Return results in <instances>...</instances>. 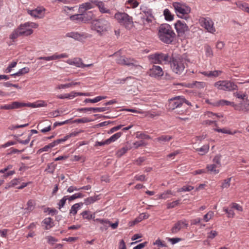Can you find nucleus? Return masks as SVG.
I'll return each mask as SVG.
<instances>
[{
    "mask_svg": "<svg viewBox=\"0 0 249 249\" xmlns=\"http://www.w3.org/2000/svg\"><path fill=\"white\" fill-rule=\"evenodd\" d=\"M38 24L33 22H27L20 24L10 35L9 38L13 41L20 36H28L33 33V29L38 27Z\"/></svg>",
    "mask_w": 249,
    "mask_h": 249,
    "instance_id": "nucleus-1",
    "label": "nucleus"
},
{
    "mask_svg": "<svg viewBox=\"0 0 249 249\" xmlns=\"http://www.w3.org/2000/svg\"><path fill=\"white\" fill-rule=\"evenodd\" d=\"M158 35L160 41L166 44H171L174 40L176 34L170 25L161 24L158 29Z\"/></svg>",
    "mask_w": 249,
    "mask_h": 249,
    "instance_id": "nucleus-2",
    "label": "nucleus"
},
{
    "mask_svg": "<svg viewBox=\"0 0 249 249\" xmlns=\"http://www.w3.org/2000/svg\"><path fill=\"white\" fill-rule=\"evenodd\" d=\"M187 60L183 56L173 57L170 60L172 71L177 74L181 73L185 68Z\"/></svg>",
    "mask_w": 249,
    "mask_h": 249,
    "instance_id": "nucleus-3",
    "label": "nucleus"
},
{
    "mask_svg": "<svg viewBox=\"0 0 249 249\" xmlns=\"http://www.w3.org/2000/svg\"><path fill=\"white\" fill-rule=\"evenodd\" d=\"M92 29L100 35L107 32L110 28V23L105 18L93 20L91 22Z\"/></svg>",
    "mask_w": 249,
    "mask_h": 249,
    "instance_id": "nucleus-4",
    "label": "nucleus"
},
{
    "mask_svg": "<svg viewBox=\"0 0 249 249\" xmlns=\"http://www.w3.org/2000/svg\"><path fill=\"white\" fill-rule=\"evenodd\" d=\"M173 6L178 17L187 20L189 18V14L191 13V8L185 3L174 2Z\"/></svg>",
    "mask_w": 249,
    "mask_h": 249,
    "instance_id": "nucleus-5",
    "label": "nucleus"
},
{
    "mask_svg": "<svg viewBox=\"0 0 249 249\" xmlns=\"http://www.w3.org/2000/svg\"><path fill=\"white\" fill-rule=\"evenodd\" d=\"M114 17L119 23L126 28H130L133 26L132 18L124 12H117Z\"/></svg>",
    "mask_w": 249,
    "mask_h": 249,
    "instance_id": "nucleus-6",
    "label": "nucleus"
},
{
    "mask_svg": "<svg viewBox=\"0 0 249 249\" xmlns=\"http://www.w3.org/2000/svg\"><path fill=\"white\" fill-rule=\"evenodd\" d=\"M150 63L153 64H166L170 61L169 55L167 53H155L148 56Z\"/></svg>",
    "mask_w": 249,
    "mask_h": 249,
    "instance_id": "nucleus-7",
    "label": "nucleus"
},
{
    "mask_svg": "<svg viewBox=\"0 0 249 249\" xmlns=\"http://www.w3.org/2000/svg\"><path fill=\"white\" fill-rule=\"evenodd\" d=\"M116 62L120 65L134 67L139 70L142 69V67L139 64L137 60L130 57L128 58L122 56L116 60Z\"/></svg>",
    "mask_w": 249,
    "mask_h": 249,
    "instance_id": "nucleus-8",
    "label": "nucleus"
},
{
    "mask_svg": "<svg viewBox=\"0 0 249 249\" xmlns=\"http://www.w3.org/2000/svg\"><path fill=\"white\" fill-rule=\"evenodd\" d=\"M219 90L231 91L237 89V86L230 81H219L214 85Z\"/></svg>",
    "mask_w": 249,
    "mask_h": 249,
    "instance_id": "nucleus-9",
    "label": "nucleus"
},
{
    "mask_svg": "<svg viewBox=\"0 0 249 249\" xmlns=\"http://www.w3.org/2000/svg\"><path fill=\"white\" fill-rule=\"evenodd\" d=\"M200 25L204 28L208 32L214 33L215 29L213 26V21L209 18H201L199 19Z\"/></svg>",
    "mask_w": 249,
    "mask_h": 249,
    "instance_id": "nucleus-10",
    "label": "nucleus"
},
{
    "mask_svg": "<svg viewBox=\"0 0 249 249\" xmlns=\"http://www.w3.org/2000/svg\"><path fill=\"white\" fill-rule=\"evenodd\" d=\"M185 99L183 97L177 96L169 100L168 107L170 109H175L180 107L184 102Z\"/></svg>",
    "mask_w": 249,
    "mask_h": 249,
    "instance_id": "nucleus-11",
    "label": "nucleus"
},
{
    "mask_svg": "<svg viewBox=\"0 0 249 249\" xmlns=\"http://www.w3.org/2000/svg\"><path fill=\"white\" fill-rule=\"evenodd\" d=\"M45 8L42 7H38L33 10L27 9V13L35 18H43L45 16Z\"/></svg>",
    "mask_w": 249,
    "mask_h": 249,
    "instance_id": "nucleus-12",
    "label": "nucleus"
},
{
    "mask_svg": "<svg viewBox=\"0 0 249 249\" xmlns=\"http://www.w3.org/2000/svg\"><path fill=\"white\" fill-rule=\"evenodd\" d=\"M188 227V222L185 219L178 221L171 229V232L173 234L178 233L181 230L187 228Z\"/></svg>",
    "mask_w": 249,
    "mask_h": 249,
    "instance_id": "nucleus-13",
    "label": "nucleus"
},
{
    "mask_svg": "<svg viewBox=\"0 0 249 249\" xmlns=\"http://www.w3.org/2000/svg\"><path fill=\"white\" fill-rule=\"evenodd\" d=\"M68 57L69 55L66 53H56L51 56H41L38 57L37 59L39 60H44L47 61H50L52 60H59L62 58H68Z\"/></svg>",
    "mask_w": 249,
    "mask_h": 249,
    "instance_id": "nucleus-14",
    "label": "nucleus"
},
{
    "mask_svg": "<svg viewBox=\"0 0 249 249\" xmlns=\"http://www.w3.org/2000/svg\"><path fill=\"white\" fill-rule=\"evenodd\" d=\"M175 29L179 36L189 30L188 25L183 21L178 20L175 24Z\"/></svg>",
    "mask_w": 249,
    "mask_h": 249,
    "instance_id": "nucleus-15",
    "label": "nucleus"
},
{
    "mask_svg": "<svg viewBox=\"0 0 249 249\" xmlns=\"http://www.w3.org/2000/svg\"><path fill=\"white\" fill-rule=\"evenodd\" d=\"M149 75L151 77H158L163 75V71L161 68L159 66H153L149 70Z\"/></svg>",
    "mask_w": 249,
    "mask_h": 249,
    "instance_id": "nucleus-16",
    "label": "nucleus"
},
{
    "mask_svg": "<svg viewBox=\"0 0 249 249\" xmlns=\"http://www.w3.org/2000/svg\"><path fill=\"white\" fill-rule=\"evenodd\" d=\"M20 108L23 107H28L32 108H36L46 107L47 104L43 100H38L34 103H21Z\"/></svg>",
    "mask_w": 249,
    "mask_h": 249,
    "instance_id": "nucleus-17",
    "label": "nucleus"
},
{
    "mask_svg": "<svg viewBox=\"0 0 249 249\" xmlns=\"http://www.w3.org/2000/svg\"><path fill=\"white\" fill-rule=\"evenodd\" d=\"M94 3L98 7L100 13L102 14H111L110 10L107 7L104 2L95 0Z\"/></svg>",
    "mask_w": 249,
    "mask_h": 249,
    "instance_id": "nucleus-18",
    "label": "nucleus"
},
{
    "mask_svg": "<svg viewBox=\"0 0 249 249\" xmlns=\"http://www.w3.org/2000/svg\"><path fill=\"white\" fill-rule=\"evenodd\" d=\"M235 110L243 112L249 111V100H244L240 103L236 104Z\"/></svg>",
    "mask_w": 249,
    "mask_h": 249,
    "instance_id": "nucleus-19",
    "label": "nucleus"
},
{
    "mask_svg": "<svg viewBox=\"0 0 249 249\" xmlns=\"http://www.w3.org/2000/svg\"><path fill=\"white\" fill-rule=\"evenodd\" d=\"M95 0H92L90 1L84 3L80 5L79 7V13H83L88 10L92 9L94 7V1Z\"/></svg>",
    "mask_w": 249,
    "mask_h": 249,
    "instance_id": "nucleus-20",
    "label": "nucleus"
},
{
    "mask_svg": "<svg viewBox=\"0 0 249 249\" xmlns=\"http://www.w3.org/2000/svg\"><path fill=\"white\" fill-rule=\"evenodd\" d=\"M21 105L20 102H13L10 104H6L2 105L0 107V109H6L10 110L14 109L20 108V105Z\"/></svg>",
    "mask_w": 249,
    "mask_h": 249,
    "instance_id": "nucleus-21",
    "label": "nucleus"
},
{
    "mask_svg": "<svg viewBox=\"0 0 249 249\" xmlns=\"http://www.w3.org/2000/svg\"><path fill=\"white\" fill-rule=\"evenodd\" d=\"M66 62L70 65H74L78 68H84L85 66V64L82 63L81 59H68Z\"/></svg>",
    "mask_w": 249,
    "mask_h": 249,
    "instance_id": "nucleus-22",
    "label": "nucleus"
},
{
    "mask_svg": "<svg viewBox=\"0 0 249 249\" xmlns=\"http://www.w3.org/2000/svg\"><path fill=\"white\" fill-rule=\"evenodd\" d=\"M66 36L72 38L75 40H80L83 38L84 35L83 34L78 33V32H71L67 33L66 34Z\"/></svg>",
    "mask_w": 249,
    "mask_h": 249,
    "instance_id": "nucleus-23",
    "label": "nucleus"
},
{
    "mask_svg": "<svg viewBox=\"0 0 249 249\" xmlns=\"http://www.w3.org/2000/svg\"><path fill=\"white\" fill-rule=\"evenodd\" d=\"M215 106H231L234 107L235 109L236 104L234 102H230L225 100H221L213 104Z\"/></svg>",
    "mask_w": 249,
    "mask_h": 249,
    "instance_id": "nucleus-24",
    "label": "nucleus"
},
{
    "mask_svg": "<svg viewBox=\"0 0 249 249\" xmlns=\"http://www.w3.org/2000/svg\"><path fill=\"white\" fill-rule=\"evenodd\" d=\"M84 23L88 22L95 18V15L92 11H85L82 13Z\"/></svg>",
    "mask_w": 249,
    "mask_h": 249,
    "instance_id": "nucleus-25",
    "label": "nucleus"
},
{
    "mask_svg": "<svg viewBox=\"0 0 249 249\" xmlns=\"http://www.w3.org/2000/svg\"><path fill=\"white\" fill-rule=\"evenodd\" d=\"M200 73L208 77H215L221 73V71H204L200 72Z\"/></svg>",
    "mask_w": 249,
    "mask_h": 249,
    "instance_id": "nucleus-26",
    "label": "nucleus"
},
{
    "mask_svg": "<svg viewBox=\"0 0 249 249\" xmlns=\"http://www.w3.org/2000/svg\"><path fill=\"white\" fill-rule=\"evenodd\" d=\"M83 205V204L82 202L74 204L71 206L70 213L73 215H75L77 211L81 209Z\"/></svg>",
    "mask_w": 249,
    "mask_h": 249,
    "instance_id": "nucleus-27",
    "label": "nucleus"
},
{
    "mask_svg": "<svg viewBox=\"0 0 249 249\" xmlns=\"http://www.w3.org/2000/svg\"><path fill=\"white\" fill-rule=\"evenodd\" d=\"M171 139H172V137L171 136L162 135L156 138L155 140L161 144H164V143L170 141Z\"/></svg>",
    "mask_w": 249,
    "mask_h": 249,
    "instance_id": "nucleus-28",
    "label": "nucleus"
},
{
    "mask_svg": "<svg viewBox=\"0 0 249 249\" xmlns=\"http://www.w3.org/2000/svg\"><path fill=\"white\" fill-rule=\"evenodd\" d=\"M214 130L217 132H220V133H222L224 134H229V135H234L238 132L237 130H234L233 131H231L230 129H228L227 128H214Z\"/></svg>",
    "mask_w": 249,
    "mask_h": 249,
    "instance_id": "nucleus-29",
    "label": "nucleus"
},
{
    "mask_svg": "<svg viewBox=\"0 0 249 249\" xmlns=\"http://www.w3.org/2000/svg\"><path fill=\"white\" fill-rule=\"evenodd\" d=\"M209 144H205L200 148L196 149V151L198 152L200 155H204L209 151Z\"/></svg>",
    "mask_w": 249,
    "mask_h": 249,
    "instance_id": "nucleus-30",
    "label": "nucleus"
},
{
    "mask_svg": "<svg viewBox=\"0 0 249 249\" xmlns=\"http://www.w3.org/2000/svg\"><path fill=\"white\" fill-rule=\"evenodd\" d=\"M43 224L46 230H49L53 226V220L50 217L44 219L43 221Z\"/></svg>",
    "mask_w": 249,
    "mask_h": 249,
    "instance_id": "nucleus-31",
    "label": "nucleus"
},
{
    "mask_svg": "<svg viewBox=\"0 0 249 249\" xmlns=\"http://www.w3.org/2000/svg\"><path fill=\"white\" fill-rule=\"evenodd\" d=\"M219 167L217 165H215V164L208 165L207 166V168L208 171L214 174H217L219 173V170L217 169V168Z\"/></svg>",
    "mask_w": 249,
    "mask_h": 249,
    "instance_id": "nucleus-32",
    "label": "nucleus"
},
{
    "mask_svg": "<svg viewBox=\"0 0 249 249\" xmlns=\"http://www.w3.org/2000/svg\"><path fill=\"white\" fill-rule=\"evenodd\" d=\"M235 4L236 5V6L243 11L246 12L247 13H249V6H248V4L246 3H242L240 1L236 2Z\"/></svg>",
    "mask_w": 249,
    "mask_h": 249,
    "instance_id": "nucleus-33",
    "label": "nucleus"
},
{
    "mask_svg": "<svg viewBox=\"0 0 249 249\" xmlns=\"http://www.w3.org/2000/svg\"><path fill=\"white\" fill-rule=\"evenodd\" d=\"M107 98V96H97L95 98L93 99H86L84 100V102L86 103H95L98 102L102 100L105 99Z\"/></svg>",
    "mask_w": 249,
    "mask_h": 249,
    "instance_id": "nucleus-34",
    "label": "nucleus"
},
{
    "mask_svg": "<svg viewBox=\"0 0 249 249\" xmlns=\"http://www.w3.org/2000/svg\"><path fill=\"white\" fill-rule=\"evenodd\" d=\"M70 19L76 22H84L83 18L82 13H79L78 14L72 15L70 17Z\"/></svg>",
    "mask_w": 249,
    "mask_h": 249,
    "instance_id": "nucleus-35",
    "label": "nucleus"
},
{
    "mask_svg": "<svg viewBox=\"0 0 249 249\" xmlns=\"http://www.w3.org/2000/svg\"><path fill=\"white\" fill-rule=\"evenodd\" d=\"M94 221H98L101 224L104 226L103 228H101V229L103 230L105 229V230H107L108 228L107 225L110 224V222L108 220L106 219H101V218H97L94 220Z\"/></svg>",
    "mask_w": 249,
    "mask_h": 249,
    "instance_id": "nucleus-36",
    "label": "nucleus"
},
{
    "mask_svg": "<svg viewBox=\"0 0 249 249\" xmlns=\"http://www.w3.org/2000/svg\"><path fill=\"white\" fill-rule=\"evenodd\" d=\"M19 178H14L5 185V188L6 189H8L11 187H13L15 186L18 185L19 183Z\"/></svg>",
    "mask_w": 249,
    "mask_h": 249,
    "instance_id": "nucleus-37",
    "label": "nucleus"
},
{
    "mask_svg": "<svg viewBox=\"0 0 249 249\" xmlns=\"http://www.w3.org/2000/svg\"><path fill=\"white\" fill-rule=\"evenodd\" d=\"M122 135L121 132H118L113 135L111 137H110L109 139L106 140V143H108L110 144L112 142H115L118 139H119Z\"/></svg>",
    "mask_w": 249,
    "mask_h": 249,
    "instance_id": "nucleus-38",
    "label": "nucleus"
},
{
    "mask_svg": "<svg viewBox=\"0 0 249 249\" xmlns=\"http://www.w3.org/2000/svg\"><path fill=\"white\" fill-rule=\"evenodd\" d=\"M99 196H90L86 198L84 200V203L86 205H88L90 204L93 203L99 199Z\"/></svg>",
    "mask_w": 249,
    "mask_h": 249,
    "instance_id": "nucleus-39",
    "label": "nucleus"
},
{
    "mask_svg": "<svg viewBox=\"0 0 249 249\" xmlns=\"http://www.w3.org/2000/svg\"><path fill=\"white\" fill-rule=\"evenodd\" d=\"M191 88H196L198 89H202L205 87L206 84L204 82H197L195 81L193 82L192 83L190 84Z\"/></svg>",
    "mask_w": 249,
    "mask_h": 249,
    "instance_id": "nucleus-40",
    "label": "nucleus"
},
{
    "mask_svg": "<svg viewBox=\"0 0 249 249\" xmlns=\"http://www.w3.org/2000/svg\"><path fill=\"white\" fill-rule=\"evenodd\" d=\"M163 15L166 20L172 21L174 19V16L168 9H165L163 11Z\"/></svg>",
    "mask_w": 249,
    "mask_h": 249,
    "instance_id": "nucleus-41",
    "label": "nucleus"
},
{
    "mask_svg": "<svg viewBox=\"0 0 249 249\" xmlns=\"http://www.w3.org/2000/svg\"><path fill=\"white\" fill-rule=\"evenodd\" d=\"M30 69L28 67H24L20 69L17 72L12 74V76H20L24 74L27 73L29 72Z\"/></svg>",
    "mask_w": 249,
    "mask_h": 249,
    "instance_id": "nucleus-42",
    "label": "nucleus"
},
{
    "mask_svg": "<svg viewBox=\"0 0 249 249\" xmlns=\"http://www.w3.org/2000/svg\"><path fill=\"white\" fill-rule=\"evenodd\" d=\"M170 196H175V194L173 193L170 190H168L166 192H164L160 196L159 198L163 199H166L170 197Z\"/></svg>",
    "mask_w": 249,
    "mask_h": 249,
    "instance_id": "nucleus-43",
    "label": "nucleus"
},
{
    "mask_svg": "<svg viewBox=\"0 0 249 249\" xmlns=\"http://www.w3.org/2000/svg\"><path fill=\"white\" fill-rule=\"evenodd\" d=\"M45 239L48 244L50 245H53L55 243L58 241V239L51 235H48L45 237Z\"/></svg>",
    "mask_w": 249,
    "mask_h": 249,
    "instance_id": "nucleus-44",
    "label": "nucleus"
},
{
    "mask_svg": "<svg viewBox=\"0 0 249 249\" xmlns=\"http://www.w3.org/2000/svg\"><path fill=\"white\" fill-rule=\"evenodd\" d=\"M54 147V144L52 142L49 143V144H48L47 145H45V146H44L42 148H40L38 150V152L39 153H41V152H47V151H48L50 149H51V148H53Z\"/></svg>",
    "mask_w": 249,
    "mask_h": 249,
    "instance_id": "nucleus-45",
    "label": "nucleus"
},
{
    "mask_svg": "<svg viewBox=\"0 0 249 249\" xmlns=\"http://www.w3.org/2000/svg\"><path fill=\"white\" fill-rule=\"evenodd\" d=\"M231 178H229L224 180L221 184L222 189L228 188L230 186Z\"/></svg>",
    "mask_w": 249,
    "mask_h": 249,
    "instance_id": "nucleus-46",
    "label": "nucleus"
},
{
    "mask_svg": "<svg viewBox=\"0 0 249 249\" xmlns=\"http://www.w3.org/2000/svg\"><path fill=\"white\" fill-rule=\"evenodd\" d=\"M194 189V187L190 185H187V186H184L181 188H178V192H189Z\"/></svg>",
    "mask_w": 249,
    "mask_h": 249,
    "instance_id": "nucleus-47",
    "label": "nucleus"
},
{
    "mask_svg": "<svg viewBox=\"0 0 249 249\" xmlns=\"http://www.w3.org/2000/svg\"><path fill=\"white\" fill-rule=\"evenodd\" d=\"M83 197V195L81 193H76L73 195L68 196H67V199L69 201H71L78 198H81Z\"/></svg>",
    "mask_w": 249,
    "mask_h": 249,
    "instance_id": "nucleus-48",
    "label": "nucleus"
},
{
    "mask_svg": "<svg viewBox=\"0 0 249 249\" xmlns=\"http://www.w3.org/2000/svg\"><path fill=\"white\" fill-rule=\"evenodd\" d=\"M214 213L212 211H209L207 213L205 214L203 217V220L205 222H208L213 216Z\"/></svg>",
    "mask_w": 249,
    "mask_h": 249,
    "instance_id": "nucleus-49",
    "label": "nucleus"
},
{
    "mask_svg": "<svg viewBox=\"0 0 249 249\" xmlns=\"http://www.w3.org/2000/svg\"><path fill=\"white\" fill-rule=\"evenodd\" d=\"M221 155H216L214 158L213 159V164H215V165H217L219 167L221 166Z\"/></svg>",
    "mask_w": 249,
    "mask_h": 249,
    "instance_id": "nucleus-50",
    "label": "nucleus"
},
{
    "mask_svg": "<svg viewBox=\"0 0 249 249\" xmlns=\"http://www.w3.org/2000/svg\"><path fill=\"white\" fill-rule=\"evenodd\" d=\"M69 138V136L67 135V136H65L63 138L57 139V140L54 141V142H53L54 144V145L55 146L59 143H61L62 142H65L66 140H67Z\"/></svg>",
    "mask_w": 249,
    "mask_h": 249,
    "instance_id": "nucleus-51",
    "label": "nucleus"
},
{
    "mask_svg": "<svg viewBox=\"0 0 249 249\" xmlns=\"http://www.w3.org/2000/svg\"><path fill=\"white\" fill-rule=\"evenodd\" d=\"M91 121V120L88 118H86V117H84V118H81V119H76L74 121V123H88V122H90Z\"/></svg>",
    "mask_w": 249,
    "mask_h": 249,
    "instance_id": "nucleus-52",
    "label": "nucleus"
},
{
    "mask_svg": "<svg viewBox=\"0 0 249 249\" xmlns=\"http://www.w3.org/2000/svg\"><path fill=\"white\" fill-rule=\"evenodd\" d=\"M66 99H72L75 97L77 96V92L72 91L69 93H66Z\"/></svg>",
    "mask_w": 249,
    "mask_h": 249,
    "instance_id": "nucleus-53",
    "label": "nucleus"
},
{
    "mask_svg": "<svg viewBox=\"0 0 249 249\" xmlns=\"http://www.w3.org/2000/svg\"><path fill=\"white\" fill-rule=\"evenodd\" d=\"M179 202V200H177L172 202H169L167 204V209H171L173 208L176 206H177Z\"/></svg>",
    "mask_w": 249,
    "mask_h": 249,
    "instance_id": "nucleus-54",
    "label": "nucleus"
},
{
    "mask_svg": "<svg viewBox=\"0 0 249 249\" xmlns=\"http://www.w3.org/2000/svg\"><path fill=\"white\" fill-rule=\"evenodd\" d=\"M27 205V210L31 211L34 208L35 203L34 201H33L32 200H29L28 201Z\"/></svg>",
    "mask_w": 249,
    "mask_h": 249,
    "instance_id": "nucleus-55",
    "label": "nucleus"
},
{
    "mask_svg": "<svg viewBox=\"0 0 249 249\" xmlns=\"http://www.w3.org/2000/svg\"><path fill=\"white\" fill-rule=\"evenodd\" d=\"M204 115L205 116H207V117L209 118H213L214 116H215L217 118H221L223 117L221 115L215 114L210 111L206 112Z\"/></svg>",
    "mask_w": 249,
    "mask_h": 249,
    "instance_id": "nucleus-56",
    "label": "nucleus"
},
{
    "mask_svg": "<svg viewBox=\"0 0 249 249\" xmlns=\"http://www.w3.org/2000/svg\"><path fill=\"white\" fill-rule=\"evenodd\" d=\"M154 245H156L159 247H165L167 246L166 243L164 241H161L159 238L156 240V241L154 243Z\"/></svg>",
    "mask_w": 249,
    "mask_h": 249,
    "instance_id": "nucleus-57",
    "label": "nucleus"
},
{
    "mask_svg": "<svg viewBox=\"0 0 249 249\" xmlns=\"http://www.w3.org/2000/svg\"><path fill=\"white\" fill-rule=\"evenodd\" d=\"M127 150V147H123L117 151L116 153L117 156L119 157H120L124 154Z\"/></svg>",
    "mask_w": 249,
    "mask_h": 249,
    "instance_id": "nucleus-58",
    "label": "nucleus"
},
{
    "mask_svg": "<svg viewBox=\"0 0 249 249\" xmlns=\"http://www.w3.org/2000/svg\"><path fill=\"white\" fill-rule=\"evenodd\" d=\"M55 168V166L53 163H50L48 165V168L46 169L48 172L53 173Z\"/></svg>",
    "mask_w": 249,
    "mask_h": 249,
    "instance_id": "nucleus-59",
    "label": "nucleus"
},
{
    "mask_svg": "<svg viewBox=\"0 0 249 249\" xmlns=\"http://www.w3.org/2000/svg\"><path fill=\"white\" fill-rule=\"evenodd\" d=\"M127 3L131 5L133 8H136L139 5V3L137 0H127Z\"/></svg>",
    "mask_w": 249,
    "mask_h": 249,
    "instance_id": "nucleus-60",
    "label": "nucleus"
},
{
    "mask_svg": "<svg viewBox=\"0 0 249 249\" xmlns=\"http://www.w3.org/2000/svg\"><path fill=\"white\" fill-rule=\"evenodd\" d=\"M234 96L237 97L238 99H242L243 101L244 100L246 96V95L244 93H242L241 92H236L233 93Z\"/></svg>",
    "mask_w": 249,
    "mask_h": 249,
    "instance_id": "nucleus-61",
    "label": "nucleus"
},
{
    "mask_svg": "<svg viewBox=\"0 0 249 249\" xmlns=\"http://www.w3.org/2000/svg\"><path fill=\"white\" fill-rule=\"evenodd\" d=\"M67 200H68L67 196H64L61 200H60L58 203L59 209H61L64 206Z\"/></svg>",
    "mask_w": 249,
    "mask_h": 249,
    "instance_id": "nucleus-62",
    "label": "nucleus"
},
{
    "mask_svg": "<svg viewBox=\"0 0 249 249\" xmlns=\"http://www.w3.org/2000/svg\"><path fill=\"white\" fill-rule=\"evenodd\" d=\"M179 153H180V151L178 150L174 151L173 152L168 154L167 156V159H174L175 157L176 156H177V155L179 154Z\"/></svg>",
    "mask_w": 249,
    "mask_h": 249,
    "instance_id": "nucleus-63",
    "label": "nucleus"
},
{
    "mask_svg": "<svg viewBox=\"0 0 249 249\" xmlns=\"http://www.w3.org/2000/svg\"><path fill=\"white\" fill-rule=\"evenodd\" d=\"M90 214V212L89 211H83L81 213V215L82 216V217L84 219H86L88 220H89Z\"/></svg>",
    "mask_w": 249,
    "mask_h": 249,
    "instance_id": "nucleus-64",
    "label": "nucleus"
}]
</instances>
